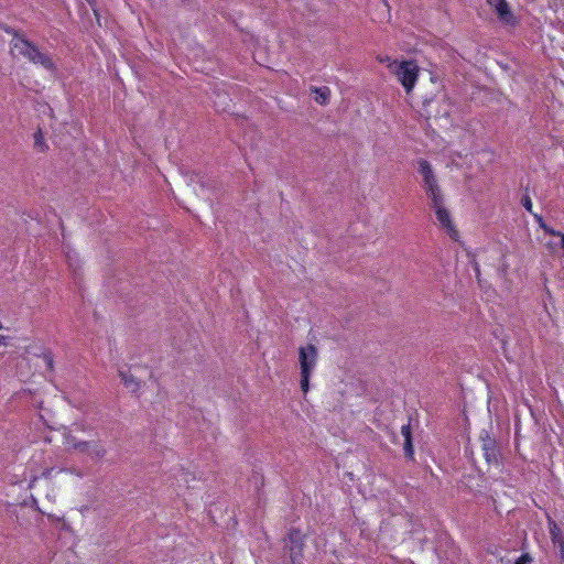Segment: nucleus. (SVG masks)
<instances>
[{"mask_svg": "<svg viewBox=\"0 0 564 564\" xmlns=\"http://www.w3.org/2000/svg\"><path fill=\"white\" fill-rule=\"evenodd\" d=\"M487 1H488V3H490V4L492 3V2H491V0H487Z\"/></svg>", "mask_w": 564, "mask_h": 564, "instance_id": "27", "label": "nucleus"}, {"mask_svg": "<svg viewBox=\"0 0 564 564\" xmlns=\"http://www.w3.org/2000/svg\"><path fill=\"white\" fill-rule=\"evenodd\" d=\"M522 206L532 215L533 212V204L530 195L525 194L521 198Z\"/></svg>", "mask_w": 564, "mask_h": 564, "instance_id": "20", "label": "nucleus"}, {"mask_svg": "<svg viewBox=\"0 0 564 564\" xmlns=\"http://www.w3.org/2000/svg\"><path fill=\"white\" fill-rule=\"evenodd\" d=\"M119 377L121 378L122 383L127 389L131 392H138L141 388V381L138 380L133 375L126 370H119Z\"/></svg>", "mask_w": 564, "mask_h": 564, "instance_id": "10", "label": "nucleus"}, {"mask_svg": "<svg viewBox=\"0 0 564 564\" xmlns=\"http://www.w3.org/2000/svg\"><path fill=\"white\" fill-rule=\"evenodd\" d=\"M378 61L380 63H388V65L391 63L389 56H378Z\"/></svg>", "mask_w": 564, "mask_h": 564, "instance_id": "23", "label": "nucleus"}, {"mask_svg": "<svg viewBox=\"0 0 564 564\" xmlns=\"http://www.w3.org/2000/svg\"><path fill=\"white\" fill-rule=\"evenodd\" d=\"M7 32L14 36L11 41L12 50L18 51L30 63L40 65L52 74L56 72V66L48 53L40 51L37 45L29 41L24 35L19 34L15 30H7Z\"/></svg>", "mask_w": 564, "mask_h": 564, "instance_id": "1", "label": "nucleus"}, {"mask_svg": "<svg viewBox=\"0 0 564 564\" xmlns=\"http://www.w3.org/2000/svg\"><path fill=\"white\" fill-rule=\"evenodd\" d=\"M388 67L398 77L406 93H410L414 87L419 75V67L416 64L411 61H402L401 63L394 61L390 63Z\"/></svg>", "mask_w": 564, "mask_h": 564, "instance_id": "4", "label": "nucleus"}, {"mask_svg": "<svg viewBox=\"0 0 564 564\" xmlns=\"http://www.w3.org/2000/svg\"><path fill=\"white\" fill-rule=\"evenodd\" d=\"M482 452L484 457L486 458L487 463L490 464L492 457H494V445L490 441V437L487 435V440L482 438Z\"/></svg>", "mask_w": 564, "mask_h": 564, "instance_id": "14", "label": "nucleus"}, {"mask_svg": "<svg viewBox=\"0 0 564 564\" xmlns=\"http://www.w3.org/2000/svg\"><path fill=\"white\" fill-rule=\"evenodd\" d=\"M42 358L45 362V366L47 368V370L50 371H53L54 370V358H53V354L50 351V350H45L43 354H42Z\"/></svg>", "mask_w": 564, "mask_h": 564, "instance_id": "19", "label": "nucleus"}, {"mask_svg": "<svg viewBox=\"0 0 564 564\" xmlns=\"http://www.w3.org/2000/svg\"><path fill=\"white\" fill-rule=\"evenodd\" d=\"M532 562V556L528 553H523L513 562V564H531Z\"/></svg>", "mask_w": 564, "mask_h": 564, "instance_id": "21", "label": "nucleus"}, {"mask_svg": "<svg viewBox=\"0 0 564 564\" xmlns=\"http://www.w3.org/2000/svg\"><path fill=\"white\" fill-rule=\"evenodd\" d=\"M535 223L538 224V226L549 236H553V235H560V231L547 226L542 217V215L540 214H536V213H533L532 214Z\"/></svg>", "mask_w": 564, "mask_h": 564, "instance_id": "13", "label": "nucleus"}, {"mask_svg": "<svg viewBox=\"0 0 564 564\" xmlns=\"http://www.w3.org/2000/svg\"><path fill=\"white\" fill-rule=\"evenodd\" d=\"M423 182H424L425 189L438 185L434 174L431 175V177L423 178Z\"/></svg>", "mask_w": 564, "mask_h": 564, "instance_id": "22", "label": "nucleus"}, {"mask_svg": "<svg viewBox=\"0 0 564 564\" xmlns=\"http://www.w3.org/2000/svg\"><path fill=\"white\" fill-rule=\"evenodd\" d=\"M311 91L315 94L314 100L319 105H327L330 98V89L327 86L311 87Z\"/></svg>", "mask_w": 564, "mask_h": 564, "instance_id": "11", "label": "nucleus"}, {"mask_svg": "<svg viewBox=\"0 0 564 564\" xmlns=\"http://www.w3.org/2000/svg\"><path fill=\"white\" fill-rule=\"evenodd\" d=\"M318 360V350L315 345L307 344L299 348V362L301 370V389L306 393L310 389V378Z\"/></svg>", "mask_w": 564, "mask_h": 564, "instance_id": "3", "label": "nucleus"}, {"mask_svg": "<svg viewBox=\"0 0 564 564\" xmlns=\"http://www.w3.org/2000/svg\"><path fill=\"white\" fill-rule=\"evenodd\" d=\"M66 259L69 268L73 270L74 273H76L77 270L80 268L79 260L77 259L76 254H72L70 252H68L66 253Z\"/></svg>", "mask_w": 564, "mask_h": 564, "instance_id": "18", "label": "nucleus"}, {"mask_svg": "<svg viewBox=\"0 0 564 564\" xmlns=\"http://www.w3.org/2000/svg\"><path fill=\"white\" fill-rule=\"evenodd\" d=\"M382 2L384 3L386 7H388L387 0H382Z\"/></svg>", "mask_w": 564, "mask_h": 564, "instance_id": "26", "label": "nucleus"}, {"mask_svg": "<svg viewBox=\"0 0 564 564\" xmlns=\"http://www.w3.org/2000/svg\"><path fill=\"white\" fill-rule=\"evenodd\" d=\"M553 237H560L561 238V248L564 251V232L560 231V235H553Z\"/></svg>", "mask_w": 564, "mask_h": 564, "instance_id": "24", "label": "nucleus"}, {"mask_svg": "<svg viewBox=\"0 0 564 564\" xmlns=\"http://www.w3.org/2000/svg\"><path fill=\"white\" fill-rule=\"evenodd\" d=\"M435 212L436 219L443 230L451 237L453 240H457L459 237L458 230L455 228L451 213L445 207L444 204L432 207Z\"/></svg>", "mask_w": 564, "mask_h": 564, "instance_id": "6", "label": "nucleus"}, {"mask_svg": "<svg viewBox=\"0 0 564 564\" xmlns=\"http://www.w3.org/2000/svg\"><path fill=\"white\" fill-rule=\"evenodd\" d=\"M64 445L67 451L86 454L93 460L102 459L107 455L100 441H82L69 432L64 433Z\"/></svg>", "mask_w": 564, "mask_h": 564, "instance_id": "2", "label": "nucleus"}, {"mask_svg": "<svg viewBox=\"0 0 564 564\" xmlns=\"http://www.w3.org/2000/svg\"><path fill=\"white\" fill-rule=\"evenodd\" d=\"M284 542V549L290 554L291 564H300L304 549V536L301 531L297 529H291Z\"/></svg>", "mask_w": 564, "mask_h": 564, "instance_id": "5", "label": "nucleus"}, {"mask_svg": "<svg viewBox=\"0 0 564 564\" xmlns=\"http://www.w3.org/2000/svg\"><path fill=\"white\" fill-rule=\"evenodd\" d=\"M549 531L550 538L555 549L558 551V555L562 564H564V533L557 523L549 518Z\"/></svg>", "mask_w": 564, "mask_h": 564, "instance_id": "8", "label": "nucleus"}, {"mask_svg": "<svg viewBox=\"0 0 564 564\" xmlns=\"http://www.w3.org/2000/svg\"><path fill=\"white\" fill-rule=\"evenodd\" d=\"M510 253H501V259H500V264H499V271L505 275L507 274L509 268H510V263H509V258H510Z\"/></svg>", "mask_w": 564, "mask_h": 564, "instance_id": "17", "label": "nucleus"}, {"mask_svg": "<svg viewBox=\"0 0 564 564\" xmlns=\"http://www.w3.org/2000/svg\"><path fill=\"white\" fill-rule=\"evenodd\" d=\"M3 340H4V337L0 335V345L2 344Z\"/></svg>", "mask_w": 564, "mask_h": 564, "instance_id": "25", "label": "nucleus"}, {"mask_svg": "<svg viewBox=\"0 0 564 564\" xmlns=\"http://www.w3.org/2000/svg\"><path fill=\"white\" fill-rule=\"evenodd\" d=\"M417 164H419V172L423 176V178L431 177V175L434 174L429 161L421 159V160H419Z\"/></svg>", "mask_w": 564, "mask_h": 564, "instance_id": "15", "label": "nucleus"}, {"mask_svg": "<svg viewBox=\"0 0 564 564\" xmlns=\"http://www.w3.org/2000/svg\"><path fill=\"white\" fill-rule=\"evenodd\" d=\"M34 148L40 151V152H43L45 151L46 149V145L44 143V138H43V133L41 131V129H39L35 133H34Z\"/></svg>", "mask_w": 564, "mask_h": 564, "instance_id": "16", "label": "nucleus"}, {"mask_svg": "<svg viewBox=\"0 0 564 564\" xmlns=\"http://www.w3.org/2000/svg\"><path fill=\"white\" fill-rule=\"evenodd\" d=\"M426 195L431 199V207H435L437 205L444 204V198L438 185L427 188Z\"/></svg>", "mask_w": 564, "mask_h": 564, "instance_id": "12", "label": "nucleus"}, {"mask_svg": "<svg viewBox=\"0 0 564 564\" xmlns=\"http://www.w3.org/2000/svg\"><path fill=\"white\" fill-rule=\"evenodd\" d=\"M496 15L507 26L514 28L519 23V19L510 10L506 0H496Z\"/></svg>", "mask_w": 564, "mask_h": 564, "instance_id": "7", "label": "nucleus"}, {"mask_svg": "<svg viewBox=\"0 0 564 564\" xmlns=\"http://www.w3.org/2000/svg\"><path fill=\"white\" fill-rule=\"evenodd\" d=\"M401 434L404 438V444H403L404 456L408 459L412 460L414 458V447H413V442H412V432H411L410 423L402 425Z\"/></svg>", "mask_w": 564, "mask_h": 564, "instance_id": "9", "label": "nucleus"}]
</instances>
